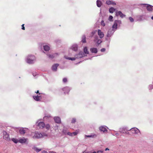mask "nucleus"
Segmentation results:
<instances>
[{"instance_id": "63", "label": "nucleus", "mask_w": 153, "mask_h": 153, "mask_svg": "<svg viewBox=\"0 0 153 153\" xmlns=\"http://www.w3.org/2000/svg\"><path fill=\"white\" fill-rule=\"evenodd\" d=\"M144 5H146V4H144Z\"/></svg>"}, {"instance_id": "14", "label": "nucleus", "mask_w": 153, "mask_h": 153, "mask_svg": "<svg viewBox=\"0 0 153 153\" xmlns=\"http://www.w3.org/2000/svg\"><path fill=\"white\" fill-rule=\"evenodd\" d=\"M108 127L105 126H101L99 128V130L101 131L104 132L107 131V128Z\"/></svg>"}, {"instance_id": "25", "label": "nucleus", "mask_w": 153, "mask_h": 153, "mask_svg": "<svg viewBox=\"0 0 153 153\" xmlns=\"http://www.w3.org/2000/svg\"><path fill=\"white\" fill-rule=\"evenodd\" d=\"M117 24L115 23L114 22V24L112 26V30L115 31L117 28Z\"/></svg>"}, {"instance_id": "44", "label": "nucleus", "mask_w": 153, "mask_h": 153, "mask_svg": "<svg viewBox=\"0 0 153 153\" xmlns=\"http://www.w3.org/2000/svg\"><path fill=\"white\" fill-rule=\"evenodd\" d=\"M62 81L63 82L65 83H66L68 81L66 77L64 78L63 79Z\"/></svg>"}, {"instance_id": "34", "label": "nucleus", "mask_w": 153, "mask_h": 153, "mask_svg": "<svg viewBox=\"0 0 153 153\" xmlns=\"http://www.w3.org/2000/svg\"><path fill=\"white\" fill-rule=\"evenodd\" d=\"M33 149L34 150L37 152H38L41 150V149H38L37 148L34 147H33Z\"/></svg>"}, {"instance_id": "31", "label": "nucleus", "mask_w": 153, "mask_h": 153, "mask_svg": "<svg viewBox=\"0 0 153 153\" xmlns=\"http://www.w3.org/2000/svg\"><path fill=\"white\" fill-rule=\"evenodd\" d=\"M116 9L113 7H111L109 9V12L111 13H113L115 11Z\"/></svg>"}, {"instance_id": "24", "label": "nucleus", "mask_w": 153, "mask_h": 153, "mask_svg": "<svg viewBox=\"0 0 153 153\" xmlns=\"http://www.w3.org/2000/svg\"><path fill=\"white\" fill-rule=\"evenodd\" d=\"M147 10L149 11H153V6L150 5H148L146 7Z\"/></svg>"}, {"instance_id": "6", "label": "nucleus", "mask_w": 153, "mask_h": 153, "mask_svg": "<svg viewBox=\"0 0 153 153\" xmlns=\"http://www.w3.org/2000/svg\"><path fill=\"white\" fill-rule=\"evenodd\" d=\"M36 125L38 129H42L44 128L45 124L43 122H39L38 120L36 123Z\"/></svg>"}, {"instance_id": "49", "label": "nucleus", "mask_w": 153, "mask_h": 153, "mask_svg": "<svg viewBox=\"0 0 153 153\" xmlns=\"http://www.w3.org/2000/svg\"><path fill=\"white\" fill-rule=\"evenodd\" d=\"M60 42L61 40L59 39H56L55 41V42L56 43H60Z\"/></svg>"}, {"instance_id": "39", "label": "nucleus", "mask_w": 153, "mask_h": 153, "mask_svg": "<svg viewBox=\"0 0 153 153\" xmlns=\"http://www.w3.org/2000/svg\"><path fill=\"white\" fill-rule=\"evenodd\" d=\"M45 128L47 130H48L50 129V126L49 124H46L45 125Z\"/></svg>"}, {"instance_id": "33", "label": "nucleus", "mask_w": 153, "mask_h": 153, "mask_svg": "<svg viewBox=\"0 0 153 153\" xmlns=\"http://www.w3.org/2000/svg\"><path fill=\"white\" fill-rule=\"evenodd\" d=\"M68 129L66 128H64L62 130V133L65 135H66L67 134Z\"/></svg>"}, {"instance_id": "8", "label": "nucleus", "mask_w": 153, "mask_h": 153, "mask_svg": "<svg viewBox=\"0 0 153 153\" xmlns=\"http://www.w3.org/2000/svg\"><path fill=\"white\" fill-rule=\"evenodd\" d=\"M3 139L7 141H9L10 139L9 137V135L5 131H3Z\"/></svg>"}, {"instance_id": "50", "label": "nucleus", "mask_w": 153, "mask_h": 153, "mask_svg": "<svg viewBox=\"0 0 153 153\" xmlns=\"http://www.w3.org/2000/svg\"><path fill=\"white\" fill-rule=\"evenodd\" d=\"M66 134L68 135L71 136H72V133L68 132Z\"/></svg>"}, {"instance_id": "21", "label": "nucleus", "mask_w": 153, "mask_h": 153, "mask_svg": "<svg viewBox=\"0 0 153 153\" xmlns=\"http://www.w3.org/2000/svg\"><path fill=\"white\" fill-rule=\"evenodd\" d=\"M26 128H21L19 130V131L21 134H24L25 133Z\"/></svg>"}, {"instance_id": "5", "label": "nucleus", "mask_w": 153, "mask_h": 153, "mask_svg": "<svg viewBox=\"0 0 153 153\" xmlns=\"http://www.w3.org/2000/svg\"><path fill=\"white\" fill-rule=\"evenodd\" d=\"M94 42L98 45H99L102 42L101 39L97 35H94Z\"/></svg>"}, {"instance_id": "3", "label": "nucleus", "mask_w": 153, "mask_h": 153, "mask_svg": "<svg viewBox=\"0 0 153 153\" xmlns=\"http://www.w3.org/2000/svg\"><path fill=\"white\" fill-rule=\"evenodd\" d=\"M46 95H39L37 94L36 95H33V99L36 101H40L43 98H44L46 97Z\"/></svg>"}, {"instance_id": "12", "label": "nucleus", "mask_w": 153, "mask_h": 153, "mask_svg": "<svg viewBox=\"0 0 153 153\" xmlns=\"http://www.w3.org/2000/svg\"><path fill=\"white\" fill-rule=\"evenodd\" d=\"M78 45L76 44H74L72 45L70 49L74 51H76L78 50Z\"/></svg>"}, {"instance_id": "9", "label": "nucleus", "mask_w": 153, "mask_h": 153, "mask_svg": "<svg viewBox=\"0 0 153 153\" xmlns=\"http://www.w3.org/2000/svg\"><path fill=\"white\" fill-rule=\"evenodd\" d=\"M47 56L48 58L50 59H53L54 57L58 56L59 54L57 53H48L47 54Z\"/></svg>"}, {"instance_id": "30", "label": "nucleus", "mask_w": 153, "mask_h": 153, "mask_svg": "<svg viewBox=\"0 0 153 153\" xmlns=\"http://www.w3.org/2000/svg\"><path fill=\"white\" fill-rule=\"evenodd\" d=\"M65 57L66 59H69L72 61L75 60L76 59V57L75 56L74 57H68L65 56Z\"/></svg>"}, {"instance_id": "18", "label": "nucleus", "mask_w": 153, "mask_h": 153, "mask_svg": "<svg viewBox=\"0 0 153 153\" xmlns=\"http://www.w3.org/2000/svg\"><path fill=\"white\" fill-rule=\"evenodd\" d=\"M105 3L106 4L109 5L112 4L114 5H116V3L112 0H107L106 1Z\"/></svg>"}, {"instance_id": "41", "label": "nucleus", "mask_w": 153, "mask_h": 153, "mask_svg": "<svg viewBox=\"0 0 153 153\" xmlns=\"http://www.w3.org/2000/svg\"><path fill=\"white\" fill-rule=\"evenodd\" d=\"M148 88L149 90H151L153 88V85H150L148 87Z\"/></svg>"}, {"instance_id": "62", "label": "nucleus", "mask_w": 153, "mask_h": 153, "mask_svg": "<svg viewBox=\"0 0 153 153\" xmlns=\"http://www.w3.org/2000/svg\"><path fill=\"white\" fill-rule=\"evenodd\" d=\"M41 44H39V46H41Z\"/></svg>"}, {"instance_id": "20", "label": "nucleus", "mask_w": 153, "mask_h": 153, "mask_svg": "<svg viewBox=\"0 0 153 153\" xmlns=\"http://www.w3.org/2000/svg\"><path fill=\"white\" fill-rule=\"evenodd\" d=\"M90 51L92 53H97L98 50L97 49L95 48H92L90 49Z\"/></svg>"}, {"instance_id": "46", "label": "nucleus", "mask_w": 153, "mask_h": 153, "mask_svg": "<svg viewBox=\"0 0 153 153\" xmlns=\"http://www.w3.org/2000/svg\"><path fill=\"white\" fill-rule=\"evenodd\" d=\"M78 133V132L77 131H75L73 132L72 133V136L76 135Z\"/></svg>"}, {"instance_id": "1", "label": "nucleus", "mask_w": 153, "mask_h": 153, "mask_svg": "<svg viewBox=\"0 0 153 153\" xmlns=\"http://www.w3.org/2000/svg\"><path fill=\"white\" fill-rule=\"evenodd\" d=\"M25 61L29 64H33L36 61V57L34 55L29 54L26 57Z\"/></svg>"}, {"instance_id": "2", "label": "nucleus", "mask_w": 153, "mask_h": 153, "mask_svg": "<svg viewBox=\"0 0 153 153\" xmlns=\"http://www.w3.org/2000/svg\"><path fill=\"white\" fill-rule=\"evenodd\" d=\"M114 32L115 31L112 30V28H109L108 30L106 35V40L110 42L111 38Z\"/></svg>"}, {"instance_id": "22", "label": "nucleus", "mask_w": 153, "mask_h": 153, "mask_svg": "<svg viewBox=\"0 0 153 153\" xmlns=\"http://www.w3.org/2000/svg\"><path fill=\"white\" fill-rule=\"evenodd\" d=\"M59 65L58 64H55L53 65L52 67V70L54 71H56Z\"/></svg>"}, {"instance_id": "13", "label": "nucleus", "mask_w": 153, "mask_h": 153, "mask_svg": "<svg viewBox=\"0 0 153 153\" xmlns=\"http://www.w3.org/2000/svg\"><path fill=\"white\" fill-rule=\"evenodd\" d=\"M28 139L27 138H25L24 137L20 138L18 140L19 142L22 143H25L27 141Z\"/></svg>"}, {"instance_id": "23", "label": "nucleus", "mask_w": 153, "mask_h": 153, "mask_svg": "<svg viewBox=\"0 0 153 153\" xmlns=\"http://www.w3.org/2000/svg\"><path fill=\"white\" fill-rule=\"evenodd\" d=\"M43 47L44 50L45 51H48L50 49V47L48 45H43Z\"/></svg>"}, {"instance_id": "42", "label": "nucleus", "mask_w": 153, "mask_h": 153, "mask_svg": "<svg viewBox=\"0 0 153 153\" xmlns=\"http://www.w3.org/2000/svg\"><path fill=\"white\" fill-rule=\"evenodd\" d=\"M113 17L112 16H110L108 20L111 22L113 21Z\"/></svg>"}, {"instance_id": "26", "label": "nucleus", "mask_w": 153, "mask_h": 153, "mask_svg": "<svg viewBox=\"0 0 153 153\" xmlns=\"http://www.w3.org/2000/svg\"><path fill=\"white\" fill-rule=\"evenodd\" d=\"M117 24L115 23L114 22V24L112 26V30L115 31L117 28Z\"/></svg>"}, {"instance_id": "51", "label": "nucleus", "mask_w": 153, "mask_h": 153, "mask_svg": "<svg viewBox=\"0 0 153 153\" xmlns=\"http://www.w3.org/2000/svg\"><path fill=\"white\" fill-rule=\"evenodd\" d=\"M105 51V48H102L100 50V51L102 52H104Z\"/></svg>"}, {"instance_id": "58", "label": "nucleus", "mask_w": 153, "mask_h": 153, "mask_svg": "<svg viewBox=\"0 0 153 153\" xmlns=\"http://www.w3.org/2000/svg\"><path fill=\"white\" fill-rule=\"evenodd\" d=\"M109 150V149L108 148H106L105 149V150L106 151L107 150Z\"/></svg>"}, {"instance_id": "7", "label": "nucleus", "mask_w": 153, "mask_h": 153, "mask_svg": "<svg viewBox=\"0 0 153 153\" xmlns=\"http://www.w3.org/2000/svg\"><path fill=\"white\" fill-rule=\"evenodd\" d=\"M43 137V135L41 133L37 131H36L34 132V135L33 136V138H39L42 137Z\"/></svg>"}, {"instance_id": "53", "label": "nucleus", "mask_w": 153, "mask_h": 153, "mask_svg": "<svg viewBox=\"0 0 153 153\" xmlns=\"http://www.w3.org/2000/svg\"><path fill=\"white\" fill-rule=\"evenodd\" d=\"M24 24H23L22 25V30H25V27L24 26Z\"/></svg>"}, {"instance_id": "38", "label": "nucleus", "mask_w": 153, "mask_h": 153, "mask_svg": "<svg viewBox=\"0 0 153 153\" xmlns=\"http://www.w3.org/2000/svg\"><path fill=\"white\" fill-rule=\"evenodd\" d=\"M76 119L75 118H73L72 119L71 121V123L74 124L76 122Z\"/></svg>"}, {"instance_id": "36", "label": "nucleus", "mask_w": 153, "mask_h": 153, "mask_svg": "<svg viewBox=\"0 0 153 153\" xmlns=\"http://www.w3.org/2000/svg\"><path fill=\"white\" fill-rule=\"evenodd\" d=\"M11 140L15 143H17L19 142L18 140L16 138H12Z\"/></svg>"}, {"instance_id": "43", "label": "nucleus", "mask_w": 153, "mask_h": 153, "mask_svg": "<svg viewBox=\"0 0 153 153\" xmlns=\"http://www.w3.org/2000/svg\"><path fill=\"white\" fill-rule=\"evenodd\" d=\"M97 32V30H94L91 33V36H94V35Z\"/></svg>"}, {"instance_id": "32", "label": "nucleus", "mask_w": 153, "mask_h": 153, "mask_svg": "<svg viewBox=\"0 0 153 153\" xmlns=\"http://www.w3.org/2000/svg\"><path fill=\"white\" fill-rule=\"evenodd\" d=\"M115 23L117 24V25L120 26L121 24V21L120 20H115L114 21Z\"/></svg>"}, {"instance_id": "15", "label": "nucleus", "mask_w": 153, "mask_h": 153, "mask_svg": "<svg viewBox=\"0 0 153 153\" xmlns=\"http://www.w3.org/2000/svg\"><path fill=\"white\" fill-rule=\"evenodd\" d=\"M97 33L100 38L102 39L104 37V34L100 30L98 29L97 30Z\"/></svg>"}, {"instance_id": "16", "label": "nucleus", "mask_w": 153, "mask_h": 153, "mask_svg": "<svg viewBox=\"0 0 153 153\" xmlns=\"http://www.w3.org/2000/svg\"><path fill=\"white\" fill-rule=\"evenodd\" d=\"M130 131V130L126 127H124L120 128L119 132L123 134L124 133V131Z\"/></svg>"}, {"instance_id": "54", "label": "nucleus", "mask_w": 153, "mask_h": 153, "mask_svg": "<svg viewBox=\"0 0 153 153\" xmlns=\"http://www.w3.org/2000/svg\"><path fill=\"white\" fill-rule=\"evenodd\" d=\"M103 152V151L101 150H100L97 151V153H102Z\"/></svg>"}, {"instance_id": "57", "label": "nucleus", "mask_w": 153, "mask_h": 153, "mask_svg": "<svg viewBox=\"0 0 153 153\" xmlns=\"http://www.w3.org/2000/svg\"><path fill=\"white\" fill-rule=\"evenodd\" d=\"M49 153H56V152L53 151H49Z\"/></svg>"}, {"instance_id": "29", "label": "nucleus", "mask_w": 153, "mask_h": 153, "mask_svg": "<svg viewBox=\"0 0 153 153\" xmlns=\"http://www.w3.org/2000/svg\"><path fill=\"white\" fill-rule=\"evenodd\" d=\"M97 5L98 7H100L102 4L101 1L100 0H97L96 2Z\"/></svg>"}, {"instance_id": "61", "label": "nucleus", "mask_w": 153, "mask_h": 153, "mask_svg": "<svg viewBox=\"0 0 153 153\" xmlns=\"http://www.w3.org/2000/svg\"><path fill=\"white\" fill-rule=\"evenodd\" d=\"M92 153H97V152H93Z\"/></svg>"}, {"instance_id": "19", "label": "nucleus", "mask_w": 153, "mask_h": 153, "mask_svg": "<svg viewBox=\"0 0 153 153\" xmlns=\"http://www.w3.org/2000/svg\"><path fill=\"white\" fill-rule=\"evenodd\" d=\"M53 119L56 123L59 124L61 123V119L59 117H54Z\"/></svg>"}, {"instance_id": "59", "label": "nucleus", "mask_w": 153, "mask_h": 153, "mask_svg": "<svg viewBox=\"0 0 153 153\" xmlns=\"http://www.w3.org/2000/svg\"><path fill=\"white\" fill-rule=\"evenodd\" d=\"M83 153H89L88 152H84Z\"/></svg>"}, {"instance_id": "35", "label": "nucleus", "mask_w": 153, "mask_h": 153, "mask_svg": "<svg viewBox=\"0 0 153 153\" xmlns=\"http://www.w3.org/2000/svg\"><path fill=\"white\" fill-rule=\"evenodd\" d=\"M82 42L83 43H85L86 42V37L85 35H83L82 36Z\"/></svg>"}, {"instance_id": "37", "label": "nucleus", "mask_w": 153, "mask_h": 153, "mask_svg": "<svg viewBox=\"0 0 153 153\" xmlns=\"http://www.w3.org/2000/svg\"><path fill=\"white\" fill-rule=\"evenodd\" d=\"M35 93H36L37 94H39V95H41V94H43V95H46V94L44 93H40L39 91L38 90L36 91H35Z\"/></svg>"}, {"instance_id": "10", "label": "nucleus", "mask_w": 153, "mask_h": 153, "mask_svg": "<svg viewBox=\"0 0 153 153\" xmlns=\"http://www.w3.org/2000/svg\"><path fill=\"white\" fill-rule=\"evenodd\" d=\"M85 54L83 52L81 51H80L78 54H76L75 55V57H76V59H79L85 56Z\"/></svg>"}, {"instance_id": "40", "label": "nucleus", "mask_w": 153, "mask_h": 153, "mask_svg": "<svg viewBox=\"0 0 153 153\" xmlns=\"http://www.w3.org/2000/svg\"><path fill=\"white\" fill-rule=\"evenodd\" d=\"M51 117V116L50 115H48L47 116H45L44 117L43 119H44V120H45L46 119H47V118H50Z\"/></svg>"}, {"instance_id": "47", "label": "nucleus", "mask_w": 153, "mask_h": 153, "mask_svg": "<svg viewBox=\"0 0 153 153\" xmlns=\"http://www.w3.org/2000/svg\"><path fill=\"white\" fill-rule=\"evenodd\" d=\"M101 25L103 26H105V23H104V21L102 20L101 22Z\"/></svg>"}, {"instance_id": "4", "label": "nucleus", "mask_w": 153, "mask_h": 153, "mask_svg": "<svg viewBox=\"0 0 153 153\" xmlns=\"http://www.w3.org/2000/svg\"><path fill=\"white\" fill-rule=\"evenodd\" d=\"M71 89V87L66 86L61 89L60 91H63L64 93L65 94H68Z\"/></svg>"}, {"instance_id": "45", "label": "nucleus", "mask_w": 153, "mask_h": 153, "mask_svg": "<svg viewBox=\"0 0 153 153\" xmlns=\"http://www.w3.org/2000/svg\"><path fill=\"white\" fill-rule=\"evenodd\" d=\"M129 19V21H130V22H133L134 21V19L132 18L131 17H129L128 18Z\"/></svg>"}, {"instance_id": "60", "label": "nucleus", "mask_w": 153, "mask_h": 153, "mask_svg": "<svg viewBox=\"0 0 153 153\" xmlns=\"http://www.w3.org/2000/svg\"><path fill=\"white\" fill-rule=\"evenodd\" d=\"M151 19L153 20V16L151 17Z\"/></svg>"}, {"instance_id": "55", "label": "nucleus", "mask_w": 153, "mask_h": 153, "mask_svg": "<svg viewBox=\"0 0 153 153\" xmlns=\"http://www.w3.org/2000/svg\"><path fill=\"white\" fill-rule=\"evenodd\" d=\"M42 153H48L46 151H43L42 152Z\"/></svg>"}, {"instance_id": "28", "label": "nucleus", "mask_w": 153, "mask_h": 153, "mask_svg": "<svg viewBox=\"0 0 153 153\" xmlns=\"http://www.w3.org/2000/svg\"><path fill=\"white\" fill-rule=\"evenodd\" d=\"M84 53L85 54V56H87V54H89V51H88L87 48L86 47H84L83 49Z\"/></svg>"}, {"instance_id": "52", "label": "nucleus", "mask_w": 153, "mask_h": 153, "mask_svg": "<svg viewBox=\"0 0 153 153\" xmlns=\"http://www.w3.org/2000/svg\"><path fill=\"white\" fill-rule=\"evenodd\" d=\"M128 131H124V133L123 134H129V132Z\"/></svg>"}, {"instance_id": "27", "label": "nucleus", "mask_w": 153, "mask_h": 153, "mask_svg": "<svg viewBox=\"0 0 153 153\" xmlns=\"http://www.w3.org/2000/svg\"><path fill=\"white\" fill-rule=\"evenodd\" d=\"M97 136L96 134H92L90 135H85V138H94L97 137Z\"/></svg>"}, {"instance_id": "56", "label": "nucleus", "mask_w": 153, "mask_h": 153, "mask_svg": "<svg viewBox=\"0 0 153 153\" xmlns=\"http://www.w3.org/2000/svg\"><path fill=\"white\" fill-rule=\"evenodd\" d=\"M115 135H116L117 136H118L119 135V134L118 133H116L115 134Z\"/></svg>"}, {"instance_id": "17", "label": "nucleus", "mask_w": 153, "mask_h": 153, "mask_svg": "<svg viewBox=\"0 0 153 153\" xmlns=\"http://www.w3.org/2000/svg\"><path fill=\"white\" fill-rule=\"evenodd\" d=\"M116 15L117 16H119L121 18H123L126 16V15L120 11L116 13Z\"/></svg>"}, {"instance_id": "11", "label": "nucleus", "mask_w": 153, "mask_h": 153, "mask_svg": "<svg viewBox=\"0 0 153 153\" xmlns=\"http://www.w3.org/2000/svg\"><path fill=\"white\" fill-rule=\"evenodd\" d=\"M129 130H130V131L131 130L133 133L135 134H137L140 132L139 130L136 128H132L130 129H129Z\"/></svg>"}, {"instance_id": "48", "label": "nucleus", "mask_w": 153, "mask_h": 153, "mask_svg": "<svg viewBox=\"0 0 153 153\" xmlns=\"http://www.w3.org/2000/svg\"><path fill=\"white\" fill-rule=\"evenodd\" d=\"M33 75V76H36L38 75L37 73L36 72H33L32 73Z\"/></svg>"}]
</instances>
